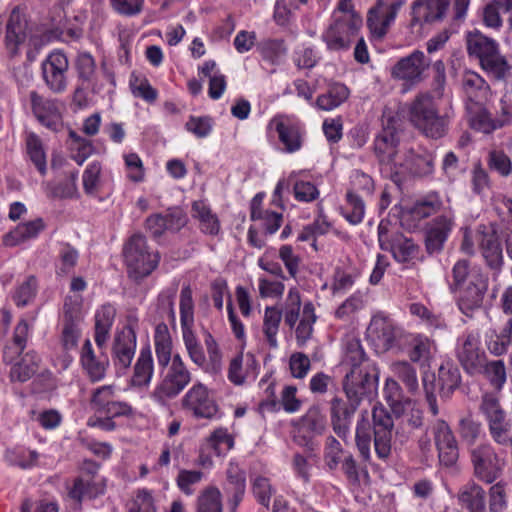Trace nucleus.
Listing matches in <instances>:
<instances>
[{
    "mask_svg": "<svg viewBox=\"0 0 512 512\" xmlns=\"http://www.w3.org/2000/svg\"><path fill=\"white\" fill-rule=\"evenodd\" d=\"M45 228V224L41 218L18 224L4 238V242L8 246H15L25 241L36 238Z\"/></svg>",
    "mask_w": 512,
    "mask_h": 512,
    "instance_id": "obj_34",
    "label": "nucleus"
},
{
    "mask_svg": "<svg viewBox=\"0 0 512 512\" xmlns=\"http://www.w3.org/2000/svg\"><path fill=\"white\" fill-rule=\"evenodd\" d=\"M476 240L487 266L499 271L503 266V252L496 230L492 226L479 225Z\"/></svg>",
    "mask_w": 512,
    "mask_h": 512,
    "instance_id": "obj_14",
    "label": "nucleus"
},
{
    "mask_svg": "<svg viewBox=\"0 0 512 512\" xmlns=\"http://www.w3.org/2000/svg\"><path fill=\"white\" fill-rule=\"evenodd\" d=\"M127 178L140 183L145 179V168L140 156L137 153H128L123 156Z\"/></svg>",
    "mask_w": 512,
    "mask_h": 512,
    "instance_id": "obj_64",
    "label": "nucleus"
},
{
    "mask_svg": "<svg viewBox=\"0 0 512 512\" xmlns=\"http://www.w3.org/2000/svg\"><path fill=\"white\" fill-rule=\"evenodd\" d=\"M454 225L455 214L451 209H446L430 222L426 231V248L430 253L442 250Z\"/></svg>",
    "mask_w": 512,
    "mask_h": 512,
    "instance_id": "obj_19",
    "label": "nucleus"
},
{
    "mask_svg": "<svg viewBox=\"0 0 512 512\" xmlns=\"http://www.w3.org/2000/svg\"><path fill=\"white\" fill-rule=\"evenodd\" d=\"M378 241L382 250L390 251L398 262H408L417 254V246L402 234L393 230L389 220L378 225Z\"/></svg>",
    "mask_w": 512,
    "mask_h": 512,
    "instance_id": "obj_5",
    "label": "nucleus"
},
{
    "mask_svg": "<svg viewBox=\"0 0 512 512\" xmlns=\"http://www.w3.org/2000/svg\"><path fill=\"white\" fill-rule=\"evenodd\" d=\"M115 315L116 309L110 304L101 306L95 313L94 339L100 348L104 347L109 339Z\"/></svg>",
    "mask_w": 512,
    "mask_h": 512,
    "instance_id": "obj_32",
    "label": "nucleus"
},
{
    "mask_svg": "<svg viewBox=\"0 0 512 512\" xmlns=\"http://www.w3.org/2000/svg\"><path fill=\"white\" fill-rule=\"evenodd\" d=\"M39 361L40 359L35 353H27L20 362L12 367L11 379L20 382L29 380L36 373Z\"/></svg>",
    "mask_w": 512,
    "mask_h": 512,
    "instance_id": "obj_48",
    "label": "nucleus"
},
{
    "mask_svg": "<svg viewBox=\"0 0 512 512\" xmlns=\"http://www.w3.org/2000/svg\"><path fill=\"white\" fill-rule=\"evenodd\" d=\"M362 20L341 21L334 20L333 23L322 34V40L330 51L348 50L351 43L358 38Z\"/></svg>",
    "mask_w": 512,
    "mask_h": 512,
    "instance_id": "obj_11",
    "label": "nucleus"
},
{
    "mask_svg": "<svg viewBox=\"0 0 512 512\" xmlns=\"http://www.w3.org/2000/svg\"><path fill=\"white\" fill-rule=\"evenodd\" d=\"M450 118L448 113L439 114L429 94H419L409 105V121L428 138L444 137L448 132Z\"/></svg>",
    "mask_w": 512,
    "mask_h": 512,
    "instance_id": "obj_3",
    "label": "nucleus"
},
{
    "mask_svg": "<svg viewBox=\"0 0 512 512\" xmlns=\"http://www.w3.org/2000/svg\"><path fill=\"white\" fill-rule=\"evenodd\" d=\"M297 173L293 172L289 176V181L293 184V192L296 200L300 202H311L318 198L319 190L310 181L297 180Z\"/></svg>",
    "mask_w": 512,
    "mask_h": 512,
    "instance_id": "obj_55",
    "label": "nucleus"
},
{
    "mask_svg": "<svg viewBox=\"0 0 512 512\" xmlns=\"http://www.w3.org/2000/svg\"><path fill=\"white\" fill-rule=\"evenodd\" d=\"M155 352L159 366L167 367L161 382L151 397L160 404L176 397L191 381V374L178 354L172 357V340L166 324H158L154 335Z\"/></svg>",
    "mask_w": 512,
    "mask_h": 512,
    "instance_id": "obj_1",
    "label": "nucleus"
},
{
    "mask_svg": "<svg viewBox=\"0 0 512 512\" xmlns=\"http://www.w3.org/2000/svg\"><path fill=\"white\" fill-rule=\"evenodd\" d=\"M102 166L94 161L87 165L82 175L83 189L89 196H96L102 187Z\"/></svg>",
    "mask_w": 512,
    "mask_h": 512,
    "instance_id": "obj_51",
    "label": "nucleus"
},
{
    "mask_svg": "<svg viewBox=\"0 0 512 512\" xmlns=\"http://www.w3.org/2000/svg\"><path fill=\"white\" fill-rule=\"evenodd\" d=\"M434 351V344L427 337L417 336L411 342V348L408 352L409 359L412 362H425L430 359Z\"/></svg>",
    "mask_w": 512,
    "mask_h": 512,
    "instance_id": "obj_57",
    "label": "nucleus"
},
{
    "mask_svg": "<svg viewBox=\"0 0 512 512\" xmlns=\"http://www.w3.org/2000/svg\"><path fill=\"white\" fill-rule=\"evenodd\" d=\"M480 411L485 417L492 438L505 444L509 441L510 424L506 418V412L501 407L499 399L493 394H484L480 404Z\"/></svg>",
    "mask_w": 512,
    "mask_h": 512,
    "instance_id": "obj_8",
    "label": "nucleus"
},
{
    "mask_svg": "<svg viewBox=\"0 0 512 512\" xmlns=\"http://www.w3.org/2000/svg\"><path fill=\"white\" fill-rule=\"evenodd\" d=\"M458 290L457 305L460 311L466 316H472L475 311L482 307L488 290V277L466 283V285Z\"/></svg>",
    "mask_w": 512,
    "mask_h": 512,
    "instance_id": "obj_21",
    "label": "nucleus"
},
{
    "mask_svg": "<svg viewBox=\"0 0 512 512\" xmlns=\"http://www.w3.org/2000/svg\"><path fill=\"white\" fill-rule=\"evenodd\" d=\"M475 474L481 480L491 483L501 473L504 462L489 445H480L472 450Z\"/></svg>",
    "mask_w": 512,
    "mask_h": 512,
    "instance_id": "obj_15",
    "label": "nucleus"
},
{
    "mask_svg": "<svg viewBox=\"0 0 512 512\" xmlns=\"http://www.w3.org/2000/svg\"><path fill=\"white\" fill-rule=\"evenodd\" d=\"M268 129L277 133L285 152L293 153L301 148L302 129L295 120L287 116H277L270 120Z\"/></svg>",
    "mask_w": 512,
    "mask_h": 512,
    "instance_id": "obj_18",
    "label": "nucleus"
},
{
    "mask_svg": "<svg viewBox=\"0 0 512 512\" xmlns=\"http://www.w3.org/2000/svg\"><path fill=\"white\" fill-rule=\"evenodd\" d=\"M462 86L472 101H480L488 95L490 87L486 80L474 71H467L463 75Z\"/></svg>",
    "mask_w": 512,
    "mask_h": 512,
    "instance_id": "obj_40",
    "label": "nucleus"
},
{
    "mask_svg": "<svg viewBox=\"0 0 512 512\" xmlns=\"http://www.w3.org/2000/svg\"><path fill=\"white\" fill-rule=\"evenodd\" d=\"M192 217L199 222V227L205 234H218L220 230L218 217L205 202L195 201L193 203Z\"/></svg>",
    "mask_w": 512,
    "mask_h": 512,
    "instance_id": "obj_36",
    "label": "nucleus"
},
{
    "mask_svg": "<svg viewBox=\"0 0 512 512\" xmlns=\"http://www.w3.org/2000/svg\"><path fill=\"white\" fill-rule=\"evenodd\" d=\"M391 371L406 387L408 392L414 394L419 389L416 369L407 361H397L391 364Z\"/></svg>",
    "mask_w": 512,
    "mask_h": 512,
    "instance_id": "obj_45",
    "label": "nucleus"
},
{
    "mask_svg": "<svg viewBox=\"0 0 512 512\" xmlns=\"http://www.w3.org/2000/svg\"><path fill=\"white\" fill-rule=\"evenodd\" d=\"M198 512H222L221 493L215 487L206 488L198 497Z\"/></svg>",
    "mask_w": 512,
    "mask_h": 512,
    "instance_id": "obj_58",
    "label": "nucleus"
},
{
    "mask_svg": "<svg viewBox=\"0 0 512 512\" xmlns=\"http://www.w3.org/2000/svg\"><path fill=\"white\" fill-rule=\"evenodd\" d=\"M348 96V88L343 84L335 83L329 87L326 93L318 96L316 105L321 110L331 111L345 102Z\"/></svg>",
    "mask_w": 512,
    "mask_h": 512,
    "instance_id": "obj_41",
    "label": "nucleus"
},
{
    "mask_svg": "<svg viewBox=\"0 0 512 512\" xmlns=\"http://www.w3.org/2000/svg\"><path fill=\"white\" fill-rule=\"evenodd\" d=\"M82 300L79 296H68L63 307L61 344L66 351L77 347L81 337Z\"/></svg>",
    "mask_w": 512,
    "mask_h": 512,
    "instance_id": "obj_6",
    "label": "nucleus"
},
{
    "mask_svg": "<svg viewBox=\"0 0 512 512\" xmlns=\"http://www.w3.org/2000/svg\"><path fill=\"white\" fill-rule=\"evenodd\" d=\"M367 336L378 352H385L393 346L397 329L388 316L379 313L372 317L367 329Z\"/></svg>",
    "mask_w": 512,
    "mask_h": 512,
    "instance_id": "obj_17",
    "label": "nucleus"
},
{
    "mask_svg": "<svg viewBox=\"0 0 512 512\" xmlns=\"http://www.w3.org/2000/svg\"><path fill=\"white\" fill-rule=\"evenodd\" d=\"M27 152L40 173L46 172V156L40 139L33 133L27 136Z\"/></svg>",
    "mask_w": 512,
    "mask_h": 512,
    "instance_id": "obj_60",
    "label": "nucleus"
},
{
    "mask_svg": "<svg viewBox=\"0 0 512 512\" xmlns=\"http://www.w3.org/2000/svg\"><path fill=\"white\" fill-rule=\"evenodd\" d=\"M341 214L350 224H360L365 215L364 201L357 194L347 192L346 204L341 208Z\"/></svg>",
    "mask_w": 512,
    "mask_h": 512,
    "instance_id": "obj_46",
    "label": "nucleus"
},
{
    "mask_svg": "<svg viewBox=\"0 0 512 512\" xmlns=\"http://www.w3.org/2000/svg\"><path fill=\"white\" fill-rule=\"evenodd\" d=\"M182 407L199 418L214 419L219 416V407L209 389L202 383H195L181 400Z\"/></svg>",
    "mask_w": 512,
    "mask_h": 512,
    "instance_id": "obj_10",
    "label": "nucleus"
},
{
    "mask_svg": "<svg viewBox=\"0 0 512 512\" xmlns=\"http://www.w3.org/2000/svg\"><path fill=\"white\" fill-rule=\"evenodd\" d=\"M258 370L259 363L252 354H238L231 359L227 376L231 383L240 386L250 379H255Z\"/></svg>",
    "mask_w": 512,
    "mask_h": 512,
    "instance_id": "obj_23",
    "label": "nucleus"
},
{
    "mask_svg": "<svg viewBox=\"0 0 512 512\" xmlns=\"http://www.w3.org/2000/svg\"><path fill=\"white\" fill-rule=\"evenodd\" d=\"M348 402L339 397L331 400V422L334 432L345 439L349 433V419L354 414L360 399L365 394L351 396L347 394Z\"/></svg>",
    "mask_w": 512,
    "mask_h": 512,
    "instance_id": "obj_20",
    "label": "nucleus"
},
{
    "mask_svg": "<svg viewBox=\"0 0 512 512\" xmlns=\"http://www.w3.org/2000/svg\"><path fill=\"white\" fill-rule=\"evenodd\" d=\"M80 363L89 378L94 382L100 381L105 377L106 370L109 365L107 358L100 360L96 357L92 343L89 339L85 340L81 348Z\"/></svg>",
    "mask_w": 512,
    "mask_h": 512,
    "instance_id": "obj_29",
    "label": "nucleus"
},
{
    "mask_svg": "<svg viewBox=\"0 0 512 512\" xmlns=\"http://www.w3.org/2000/svg\"><path fill=\"white\" fill-rule=\"evenodd\" d=\"M392 411L403 424L408 425L411 429L422 425V411L409 399L404 400L402 404L396 405Z\"/></svg>",
    "mask_w": 512,
    "mask_h": 512,
    "instance_id": "obj_47",
    "label": "nucleus"
},
{
    "mask_svg": "<svg viewBox=\"0 0 512 512\" xmlns=\"http://www.w3.org/2000/svg\"><path fill=\"white\" fill-rule=\"evenodd\" d=\"M459 370L450 364L441 365L438 371V385L441 391L451 392L460 384Z\"/></svg>",
    "mask_w": 512,
    "mask_h": 512,
    "instance_id": "obj_62",
    "label": "nucleus"
},
{
    "mask_svg": "<svg viewBox=\"0 0 512 512\" xmlns=\"http://www.w3.org/2000/svg\"><path fill=\"white\" fill-rule=\"evenodd\" d=\"M263 201L262 194H256L250 205V217L253 221H259L266 233L274 234L281 226L282 214L269 210H264L261 205Z\"/></svg>",
    "mask_w": 512,
    "mask_h": 512,
    "instance_id": "obj_30",
    "label": "nucleus"
},
{
    "mask_svg": "<svg viewBox=\"0 0 512 512\" xmlns=\"http://www.w3.org/2000/svg\"><path fill=\"white\" fill-rule=\"evenodd\" d=\"M98 471V465L94 462H85L83 466L82 475L76 479L72 489L70 490V496L73 499L81 500L84 495L97 496L104 492V484L101 480L95 479L94 475Z\"/></svg>",
    "mask_w": 512,
    "mask_h": 512,
    "instance_id": "obj_24",
    "label": "nucleus"
},
{
    "mask_svg": "<svg viewBox=\"0 0 512 512\" xmlns=\"http://www.w3.org/2000/svg\"><path fill=\"white\" fill-rule=\"evenodd\" d=\"M282 319V312L275 306H267L264 310L262 331L266 342L272 349L278 348L277 334Z\"/></svg>",
    "mask_w": 512,
    "mask_h": 512,
    "instance_id": "obj_39",
    "label": "nucleus"
},
{
    "mask_svg": "<svg viewBox=\"0 0 512 512\" xmlns=\"http://www.w3.org/2000/svg\"><path fill=\"white\" fill-rule=\"evenodd\" d=\"M479 65L489 77L498 81L505 80L511 74L512 67L506 57L500 53V48Z\"/></svg>",
    "mask_w": 512,
    "mask_h": 512,
    "instance_id": "obj_37",
    "label": "nucleus"
},
{
    "mask_svg": "<svg viewBox=\"0 0 512 512\" xmlns=\"http://www.w3.org/2000/svg\"><path fill=\"white\" fill-rule=\"evenodd\" d=\"M399 144V135L395 128L387 126L376 137L374 149L379 161L383 164L395 163Z\"/></svg>",
    "mask_w": 512,
    "mask_h": 512,
    "instance_id": "obj_28",
    "label": "nucleus"
},
{
    "mask_svg": "<svg viewBox=\"0 0 512 512\" xmlns=\"http://www.w3.org/2000/svg\"><path fill=\"white\" fill-rule=\"evenodd\" d=\"M128 276L139 282L148 277L158 266L160 256L150 249L142 235L132 236L124 247Z\"/></svg>",
    "mask_w": 512,
    "mask_h": 512,
    "instance_id": "obj_4",
    "label": "nucleus"
},
{
    "mask_svg": "<svg viewBox=\"0 0 512 512\" xmlns=\"http://www.w3.org/2000/svg\"><path fill=\"white\" fill-rule=\"evenodd\" d=\"M33 113L40 123L50 129H57L61 123V113L56 101L46 99L35 91L30 93Z\"/></svg>",
    "mask_w": 512,
    "mask_h": 512,
    "instance_id": "obj_25",
    "label": "nucleus"
},
{
    "mask_svg": "<svg viewBox=\"0 0 512 512\" xmlns=\"http://www.w3.org/2000/svg\"><path fill=\"white\" fill-rule=\"evenodd\" d=\"M185 347L188 351L189 357L197 366L204 368L206 364V357L204 351L197 341L191 329L182 331Z\"/></svg>",
    "mask_w": 512,
    "mask_h": 512,
    "instance_id": "obj_61",
    "label": "nucleus"
},
{
    "mask_svg": "<svg viewBox=\"0 0 512 512\" xmlns=\"http://www.w3.org/2000/svg\"><path fill=\"white\" fill-rule=\"evenodd\" d=\"M430 66V60L424 52L414 50L409 55L400 58L390 70L393 79L403 81L408 87L420 83L424 73Z\"/></svg>",
    "mask_w": 512,
    "mask_h": 512,
    "instance_id": "obj_7",
    "label": "nucleus"
},
{
    "mask_svg": "<svg viewBox=\"0 0 512 512\" xmlns=\"http://www.w3.org/2000/svg\"><path fill=\"white\" fill-rule=\"evenodd\" d=\"M154 362L149 347L143 348L134 365V373L131 378V385L134 387H147L153 377Z\"/></svg>",
    "mask_w": 512,
    "mask_h": 512,
    "instance_id": "obj_33",
    "label": "nucleus"
},
{
    "mask_svg": "<svg viewBox=\"0 0 512 512\" xmlns=\"http://www.w3.org/2000/svg\"><path fill=\"white\" fill-rule=\"evenodd\" d=\"M27 38V22L20 11L14 9L6 28V47L9 53L12 56L16 55L19 47L26 42Z\"/></svg>",
    "mask_w": 512,
    "mask_h": 512,
    "instance_id": "obj_27",
    "label": "nucleus"
},
{
    "mask_svg": "<svg viewBox=\"0 0 512 512\" xmlns=\"http://www.w3.org/2000/svg\"><path fill=\"white\" fill-rule=\"evenodd\" d=\"M315 321L314 306L311 302H307L303 306L302 317L296 328V339L299 345H304L310 339Z\"/></svg>",
    "mask_w": 512,
    "mask_h": 512,
    "instance_id": "obj_49",
    "label": "nucleus"
},
{
    "mask_svg": "<svg viewBox=\"0 0 512 512\" xmlns=\"http://www.w3.org/2000/svg\"><path fill=\"white\" fill-rule=\"evenodd\" d=\"M69 61L59 50L51 52L42 62V73L46 85L55 93H62L67 87Z\"/></svg>",
    "mask_w": 512,
    "mask_h": 512,
    "instance_id": "obj_12",
    "label": "nucleus"
},
{
    "mask_svg": "<svg viewBox=\"0 0 512 512\" xmlns=\"http://www.w3.org/2000/svg\"><path fill=\"white\" fill-rule=\"evenodd\" d=\"M137 346L136 332L131 324L115 332L112 342V359L117 368L127 369L134 358Z\"/></svg>",
    "mask_w": 512,
    "mask_h": 512,
    "instance_id": "obj_13",
    "label": "nucleus"
},
{
    "mask_svg": "<svg viewBox=\"0 0 512 512\" xmlns=\"http://www.w3.org/2000/svg\"><path fill=\"white\" fill-rule=\"evenodd\" d=\"M451 0H414L411 4L412 27H423L442 20L449 8Z\"/></svg>",
    "mask_w": 512,
    "mask_h": 512,
    "instance_id": "obj_16",
    "label": "nucleus"
},
{
    "mask_svg": "<svg viewBox=\"0 0 512 512\" xmlns=\"http://www.w3.org/2000/svg\"><path fill=\"white\" fill-rule=\"evenodd\" d=\"M433 434L440 462L445 466L453 465L457 461L459 453L450 427L446 422L438 420L433 426Z\"/></svg>",
    "mask_w": 512,
    "mask_h": 512,
    "instance_id": "obj_22",
    "label": "nucleus"
},
{
    "mask_svg": "<svg viewBox=\"0 0 512 512\" xmlns=\"http://www.w3.org/2000/svg\"><path fill=\"white\" fill-rule=\"evenodd\" d=\"M478 374L484 375L490 385L498 391L503 388L507 380L506 367L503 360L487 361L486 359L482 363Z\"/></svg>",
    "mask_w": 512,
    "mask_h": 512,
    "instance_id": "obj_42",
    "label": "nucleus"
},
{
    "mask_svg": "<svg viewBox=\"0 0 512 512\" xmlns=\"http://www.w3.org/2000/svg\"><path fill=\"white\" fill-rule=\"evenodd\" d=\"M342 365L348 370L343 383L345 393L356 396L372 391L377 381V370L365 358L359 339L347 337L344 340Z\"/></svg>",
    "mask_w": 512,
    "mask_h": 512,
    "instance_id": "obj_2",
    "label": "nucleus"
},
{
    "mask_svg": "<svg viewBox=\"0 0 512 512\" xmlns=\"http://www.w3.org/2000/svg\"><path fill=\"white\" fill-rule=\"evenodd\" d=\"M177 293V286L164 289L158 296L157 309L159 318L167 321L175 320L174 299Z\"/></svg>",
    "mask_w": 512,
    "mask_h": 512,
    "instance_id": "obj_54",
    "label": "nucleus"
},
{
    "mask_svg": "<svg viewBox=\"0 0 512 512\" xmlns=\"http://www.w3.org/2000/svg\"><path fill=\"white\" fill-rule=\"evenodd\" d=\"M456 353L463 369L470 375H478L482 363L486 360L479 333L471 331L459 337Z\"/></svg>",
    "mask_w": 512,
    "mask_h": 512,
    "instance_id": "obj_9",
    "label": "nucleus"
},
{
    "mask_svg": "<svg viewBox=\"0 0 512 512\" xmlns=\"http://www.w3.org/2000/svg\"><path fill=\"white\" fill-rule=\"evenodd\" d=\"M466 44L469 56L475 57L479 64L499 48V44L494 39L479 31L469 32L466 36Z\"/></svg>",
    "mask_w": 512,
    "mask_h": 512,
    "instance_id": "obj_31",
    "label": "nucleus"
},
{
    "mask_svg": "<svg viewBox=\"0 0 512 512\" xmlns=\"http://www.w3.org/2000/svg\"><path fill=\"white\" fill-rule=\"evenodd\" d=\"M301 296L297 288H290L283 306L284 321L293 328L299 318Z\"/></svg>",
    "mask_w": 512,
    "mask_h": 512,
    "instance_id": "obj_53",
    "label": "nucleus"
},
{
    "mask_svg": "<svg viewBox=\"0 0 512 512\" xmlns=\"http://www.w3.org/2000/svg\"><path fill=\"white\" fill-rule=\"evenodd\" d=\"M366 304L365 294L357 291L348 297L335 311V316L341 320L352 318L357 312L362 310Z\"/></svg>",
    "mask_w": 512,
    "mask_h": 512,
    "instance_id": "obj_52",
    "label": "nucleus"
},
{
    "mask_svg": "<svg viewBox=\"0 0 512 512\" xmlns=\"http://www.w3.org/2000/svg\"><path fill=\"white\" fill-rule=\"evenodd\" d=\"M397 14L398 12L390 8L384 1H379L368 14L367 25L371 34L378 39L383 38L395 21Z\"/></svg>",
    "mask_w": 512,
    "mask_h": 512,
    "instance_id": "obj_26",
    "label": "nucleus"
},
{
    "mask_svg": "<svg viewBox=\"0 0 512 512\" xmlns=\"http://www.w3.org/2000/svg\"><path fill=\"white\" fill-rule=\"evenodd\" d=\"M180 320L182 331L191 329L194 323V302L190 286H185L180 295Z\"/></svg>",
    "mask_w": 512,
    "mask_h": 512,
    "instance_id": "obj_56",
    "label": "nucleus"
},
{
    "mask_svg": "<svg viewBox=\"0 0 512 512\" xmlns=\"http://www.w3.org/2000/svg\"><path fill=\"white\" fill-rule=\"evenodd\" d=\"M128 512H158L153 492L146 488L138 490L129 505Z\"/></svg>",
    "mask_w": 512,
    "mask_h": 512,
    "instance_id": "obj_59",
    "label": "nucleus"
},
{
    "mask_svg": "<svg viewBox=\"0 0 512 512\" xmlns=\"http://www.w3.org/2000/svg\"><path fill=\"white\" fill-rule=\"evenodd\" d=\"M459 503L470 512H485V491L475 483H467L458 493Z\"/></svg>",
    "mask_w": 512,
    "mask_h": 512,
    "instance_id": "obj_35",
    "label": "nucleus"
},
{
    "mask_svg": "<svg viewBox=\"0 0 512 512\" xmlns=\"http://www.w3.org/2000/svg\"><path fill=\"white\" fill-rule=\"evenodd\" d=\"M185 224L183 217L169 214L163 216L155 214L146 220V227L155 237L161 236L167 229H179Z\"/></svg>",
    "mask_w": 512,
    "mask_h": 512,
    "instance_id": "obj_43",
    "label": "nucleus"
},
{
    "mask_svg": "<svg viewBox=\"0 0 512 512\" xmlns=\"http://www.w3.org/2000/svg\"><path fill=\"white\" fill-rule=\"evenodd\" d=\"M299 426L310 437L320 435L325 430L326 418L318 407L313 406L302 416Z\"/></svg>",
    "mask_w": 512,
    "mask_h": 512,
    "instance_id": "obj_44",
    "label": "nucleus"
},
{
    "mask_svg": "<svg viewBox=\"0 0 512 512\" xmlns=\"http://www.w3.org/2000/svg\"><path fill=\"white\" fill-rule=\"evenodd\" d=\"M486 277L482 269L477 266H471L470 262L465 259L458 260L452 268L453 286L460 289L466 283L475 282Z\"/></svg>",
    "mask_w": 512,
    "mask_h": 512,
    "instance_id": "obj_38",
    "label": "nucleus"
},
{
    "mask_svg": "<svg viewBox=\"0 0 512 512\" xmlns=\"http://www.w3.org/2000/svg\"><path fill=\"white\" fill-rule=\"evenodd\" d=\"M206 448L214 450L220 456L226 454L234 446V439L226 428L215 429L206 439Z\"/></svg>",
    "mask_w": 512,
    "mask_h": 512,
    "instance_id": "obj_50",
    "label": "nucleus"
},
{
    "mask_svg": "<svg viewBox=\"0 0 512 512\" xmlns=\"http://www.w3.org/2000/svg\"><path fill=\"white\" fill-rule=\"evenodd\" d=\"M204 474L198 470L181 469L176 477V485L187 496L193 495V486L201 482Z\"/></svg>",
    "mask_w": 512,
    "mask_h": 512,
    "instance_id": "obj_63",
    "label": "nucleus"
}]
</instances>
